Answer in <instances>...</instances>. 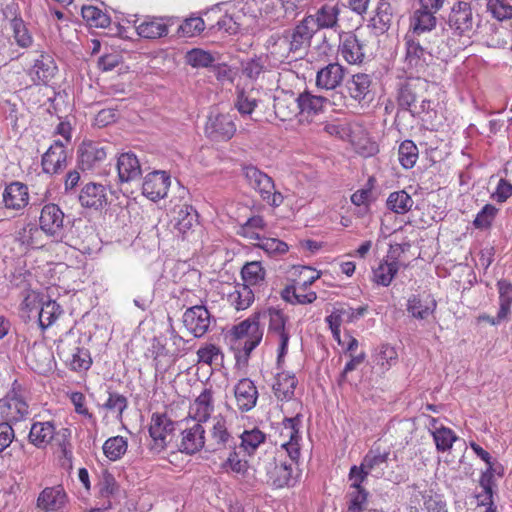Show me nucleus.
<instances>
[{"instance_id": "nucleus-1", "label": "nucleus", "mask_w": 512, "mask_h": 512, "mask_svg": "<svg viewBox=\"0 0 512 512\" xmlns=\"http://www.w3.org/2000/svg\"><path fill=\"white\" fill-rule=\"evenodd\" d=\"M300 423L298 416L285 418L280 428V445L287 452L289 460L284 458L283 454H279L265 461L267 484L273 489L292 487L297 481L293 475V465L300 457Z\"/></svg>"}, {"instance_id": "nucleus-2", "label": "nucleus", "mask_w": 512, "mask_h": 512, "mask_svg": "<svg viewBox=\"0 0 512 512\" xmlns=\"http://www.w3.org/2000/svg\"><path fill=\"white\" fill-rule=\"evenodd\" d=\"M260 319L261 313H254L232 329L234 346L242 351L245 357H249L262 341L264 331Z\"/></svg>"}, {"instance_id": "nucleus-3", "label": "nucleus", "mask_w": 512, "mask_h": 512, "mask_svg": "<svg viewBox=\"0 0 512 512\" xmlns=\"http://www.w3.org/2000/svg\"><path fill=\"white\" fill-rule=\"evenodd\" d=\"M29 415V404L26 391L17 381L11 389L0 399V418L3 422H19Z\"/></svg>"}, {"instance_id": "nucleus-4", "label": "nucleus", "mask_w": 512, "mask_h": 512, "mask_svg": "<svg viewBox=\"0 0 512 512\" xmlns=\"http://www.w3.org/2000/svg\"><path fill=\"white\" fill-rule=\"evenodd\" d=\"M175 430L176 422L166 412L152 413L148 426L150 450L156 453L164 451L172 442Z\"/></svg>"}, {"instance_id": "nucleus-5", "label": "nucleus", "mask_w": 512, "mask_h": 512, "mask_svg": "<svg viewBox=\"0 0 512 512\" xmlns=\"http://www.w3.org/2000/svg\"><path fill=\"white\" fill-rule=\"evenodd\" d=\"M57 354L66 366L76 372L87 371L92 365L90 352L81 345L80 339H61L57 344Z\"/></svg>"}, {"instance_id": "nucleus-6", "label": "nucleus", "mask_w": 512, "mask_h": 512, "mask_svg": "<svg viewBox=\"0 0 512 512\" xmlns=\"http://www.w3.org/2000/svg\"><path fill=\"white\" fill-rule=\"evenodd\" d=\"M243 174L248 184L257 191L262 200L271 206L278 207L283 203V196L275 190L273 179L253 165L243 167Z\"/></svg>"}, {"instance_id": "nucleus-7", "label": "nucleus", "mask_w": 512, "mask_h": 512, "mask_svg": "<svg viewBox=\"0 0 512 512\" xmlns=\"http://www.w3.org/2000/svg\"><path fill=\"white\" fill-rule=\"evenodd\" d=\"M264 315L268 318V335L278 342L277 363L281 365L288 351L290 333L286 328L288 316L278 308H268Z\"/></svg>"}, {"instance_id": "nucleus-8", "label": "nucleus", "mask_w": 512, "mask_h": 512, "mask_svg": "<svg viewBox=\"0 0 512 512\" xmlns=\"http://www.w3.org/2000/svg\"><path fill=\"white\" fill-rule=\"evenodd\" d=\"M179 450L188 455L201 451L205 446L206 430L203 423L184 418L179 423Z\"/></svg>"}, {"instance_id": "nucleus-9", "label": "nucleus", "mask_w": 512, "mask_h": 512, "mask_svg": "<svg viewBox=\"0 0 512 512\" xmlns=\"http://www.w3.org/2000/svg\"><path fill=\"white\" fill-rule=\"evenodd\" d=\"M109 147L101 142L84 140L77 149L78 166L82 171L101 169L108 157Z\"/></svg>"}, {"instance_id": "nucleus-10", "label": "nucleus", "mask_w": 512, "mask_h": 512, "mask_svg": "<svg viewBox=\"0 0 512 512\" xmlns=\"http://www.w3.org/2000/svg\"><path fill=\"white\" fill-rule=\"evenodd\" d=\"M65 214L55 203L45 204L39 215L40 230L56 241H63Z\"/></svg>"}, {"instance_id": "nucleus-11", "label": "nucleus", "mask_w": 512, "mask_h": 512, "mask_svg": "<svg viewBox=\"0 0 512 512\" xmlns=\"http://www.w3.org/2000/svg\"><path fill=\"white\" fill-rule=\"evenodd\" d=\"M180 349H169L160 338L154 337L145 356L152 359L156 375L165 374L177 361Z\"/></svg>"}, {"instance_id": "nucleus-12", "label": "nucleus", "mask_w": 512, "mask_h": 512, "mask_svg": "<svg viewBox=\"0 0 512 512\" xmlns=\"http://www.w3.org/2000/svg\"><path fill=\"white\" fill-rule=\"evenodd\" d=\"M182 322L191 335L195 338H201L210 329L212 315L205 305L195 304L185 310Z\"/></svg>"}, {"instance_id": "nucleus-13", "label": "nucleus", "mask_w": 512, "mask_h": 512, "mask_svg": "<svg viewBox=\"0 0 512 512\" xmlns=\"http://www.w3.org/2000/svg\"><path fill=\"white\" fill-rule=\"evenodd\" d=\"M204 131L213 141H228L236 133V124L232 116L225 113H211L206 121Z\"/></svg>"}, {"instance_id": "nucleus-14", "label": "nucleus", "mask_w": 512, "mask_h": 512, "mask_svg": "<svg viewBox=\"0 0 512 512\" xmlns=\"http://www.w3.org/2000/svg\"><path fill=\"white\" fill-rule=\"evenodd\" d=\"M345 88L351 100L360 107H369L374 94L372 91V78L366 73L353 74L346 82Z\"/></svg>"}, {"instance_id": "nucleus-15", "label": "nucleus", "mask_w": 512, "mask_h": 512, "mask_svg": "<svg viewBox=\"0 0 512 512\" xmlns=\"http://www.w3.org/2000/svg\"><path fill=\"white\" fill-rule=\"evenodd\" d=\"M215 391L213 388L204 387L189 404L188 413L185 418L206 423L215 411Z\"/></svg>"}, {"instance_id": "nucleus-16", "label": "nucleus", "mask_w": 512, "mask_h": 512, "mask_svg": "<svg viewBox=\"0 0 512 512\" xmlns=\"http://www.w3.org/2000/svg\"><path fill=\"white\" fill-rule=\"evenodd\" d=\"M30 202L29 188L20 181L7 184L2 194L4 207L15 214H23Z\"/></svg>"}, {"instance_id": "nucleus-17", "label": "nucleus", "mask_w": 512, "mask_h": 512, "mask_svg": "<svg viewBox=\"0 0 512 512\" xmlns=\"http://www.w3.org/2000/svg\"><path fill=\"white\" fill-rule=\"evenodd\" d=\"M299 123L310 124L324 112L327 98L304 91L298 95Z\"/></svg>"}, {"instance_id": "nucleus-18", "label": "nucleus", "mask_w": 512, "mask_h": 512, "mask_svg": "<svg viewBox=\"0 0 512 512\" xmlns=\"http://www.w3.org/2000/svg\"><path fill=\"white\" fill-rule=\"evenodd\" d=\"M420 36H405L406 45V61L410 67H414L417 70H422L428 66L432 60V47L430 43L423 46L419 40Z\"/></svg>"}, {"instance_id": "nucleus-19", "label": "nucleus", "mask_w": 512, "mask_h": 512, "mask_svg": "<svg viewBox=\"0 0 512 512\" xmlns=\"http://www.w3.org/2000/svg\"><path fill=\"white\" fill-rule=\"evenodd\" d=\"M340 4L338 1L331 0L323 4L315 14L305 16L316 32L322 29H331L338 24L340 14Z\"/></svg>"}, {"instance_id": "nucleus-20", "label": "nucleus", "mask_w": 512, "mask_h": 512, "mask_svg": "<svg viewBox=\"0 0 512 512\" xmlns=\"http://www.w3.org/2000/svg\"><path fill=\"white\" fill-rule=\"evenodd\" d=\"M364 43L355 33L347 32L340 35L338 53L350 65H359L364 61Z\"/></svg>"}, {"instance_id": "nucleus-21", "label": "nucleus", "mask_w": 512, "mask_h": 512, "mask_svg": "<svg viewBox=\"0 0 512 512\" xmlns=\"http://www.w3.org/2000/svg\"><path fill=\"white\" fill-rule=\"evenodd\" d=\"M67 157L65 145L60 140H55L42 156L43 172L50 175L62 172L67 167Z\"/></svg>"}, {"instance_id": "nucleus-22", "label": "nucleus", "mask_w": 512, "mask_h": 512, "mask_svg": "<svg viewBox=\"0 0 512 512\" xmlns=\"http://www.w3.org/2000/svg\"><path fill=\"white\" fill-rule=\"evenodd\" d=\"M170 175L165 171L148 173L142 184V193L152 201H157L167 195L170 186Z\"/></svg>"}, {"instance_id": "nucleus-23", "label": "nucleus", "mask_w": 512, "mask_h": 512, "mask_svg": "<svg viewBox=\"0 0 512 512\" xmlns=\"http://www.w3.org/2000/svg\"><path fill=\"white\" fill-rule=\"evenodd\" d=\"M68 495L63 485L44 488L38 495L36 506L43 512H55L65 507Z\"/></svg>"}, {"instance_id": "nucleus-24", "label": "nucleus", "mask_w": 512, "mask_h": 512, "mask_svg": "<svg viewBox=\"0 0 512 512\" xmlns=\"http://www.w3.org/2000/svg\"><path fill=\"white\" fill-rule=\"evenodd\" d=\"M235 404L240 412L252 410L258 400V389L249 378L240 379L233 388Z\"/></svg>"}, {"instance_id": "nucleus-25", "label": "nucleus", "mask_w": 512, "mask_h": 512, "mask_svg": "<svg viewBox=\"0 0 512 512\" xmlns=\"http://www.w3.org/2000/svg\"><path fill=\"white\" fill-rule=\"evenodd\" d=\"M107 201V188L101 183L89 182L80 190L79 202L85 208L102 209Z\"/></svg>"}, {"instance_id": "nucleus-26", "label": "nucleus", "mask_w": 512, "mask_h": 512, "mask_svg": "<svg viewBox=\"0 0 512 512\" xmlns=\"http://www.w3.org/2000/svg\"><path fill=\"white\" fill-rule=\"evenodd\" d=\"M274 113L280 121H291L294 118L299 120L298 96L292 92H280L274 97Z\"/></svg>"}, {"instance_id": "nucleus-27", "label": "nucleus", "mask_w": 512, "mask_h": 512, "mask_svg": "<svg viewBox=\"0 0 512 512\" xmlns=\"http://www.w3.org/2000/svg\"><path fill=\"white\" fill-rule=\"evenodd\" d=\"M473 12L470 3L459 1L455 3L451 9L448 18L449 26L463 34L473 28Z\"/></svg>"}, {"instance_id": "nucleus-28", "label": "nucleus", "mask_w": 512, "mask_h": 512, "mask_svg": "<svg viewBox=\"0 0 512 512\" xmlns=\"http://www.w3.org/2000/svg\"><path fill=\"white\" fill-rule=\"evenodd\" d=\"M237 448H233L227 458L221 463L222 470L232 475L236 479H246L249 476L250 464L245 457V453Z\"/></svg>"}, {"instance_id": "nucleus-29", "label": "nucleus", "mask_w": 512, "mask_h": 512, "mask_svg": "<svg viewBox=\"0 0 512 512\" xmlns=\"http://www.w3.org/2000/svg\"><path fill=\"white\" fill-rule=\"evenodd\" d=\"M285 32L294 52L307 49L313 36L317 33L305 17L292 30Z\"/></svg>"}, {"instance_id": "nucleus-30", "label": "nucleus", "mask_w": 512, "mask_h": 512, "mask_svg": "<svg viewBox=\"0 0 512 512\" xmlns=\"http://www.w3.org/2000/svg\"><path fill=\"white\" fill-rule=\"evenodd\" d=\"M345 68L339 63H329L316 75V86L320 89L334 90L344 79Z\"/></svg>"}, {"instance_id": "nucleus-31", "label": "nucleus", "mask_w": 512, "mask_h": 512, "mask_svg": "<svg viewBox=\"0 0 512 512\" xmlns=\"http://www.w3.org/2000/svg\"><path fill=\"white\" fill-rule=\"evenodd\" d=\"M55 433L53 421H35L31 425L28 441L38 449H45L54 439Z\"/></svg>"}, {"instance_id": "nucleus-32", "label": "nucleus", "mask_w": 512, "mask_h": 512, "mask_svg": "<svg viewBox=\"0 0 512 512\" xmlns=\"http://www.w3.org/2000/svg\"><path fill=\"white\" fill-rule=\"evenodd\" d=\"M56 71L57 66L52 56L43 53L35 59L29 74L36 84H47L54 78Z\"/></svg>"}, {"instance_id": "nucleus-33", "label": "nucleus", "mask_w": 512, "mask_h": 512, "mask_svg": "<svg viewBox=\"0 0 512 512\" xmlns=\"http://www.w3.org/2000/svg\"><path fill=\"white\" fill-rule=\"evenodd\" d=\"M436 25V14L419 7L410 17L409 33L407 35L422 36L434 30Z\"/></svg>"}, {"instance_id": "nucleus-34", "label": "nucleus", "mask_w": 512, "mask_h": 512, "mask_svg": "<svg viewBox=\"0 0 512 512\" xmlns=\"http://www.w3.org/2000/svg\"><path fill=\"white\" fill-rule=\"evenodd\" d=\"M117 172L121 182H130L141 176L142 170L137 156L131 152L120 154L117 160Z\"/></svg>"}, {"instance_id": "nucleus-35", "label": "nucleus", "mask_w": 512, "mask_h": 512, "mask_svg": "<svg viewBox=\"0 0 512 512\" xmlns=\"http://www.w3.org/2000/svg\"><path fill=\"white\" fill-rule=\"evenodd\" d=\"M170 20L151 17L142 21L136 26L137 34L146 39H157L164 37L169 32Z\"/></svg>"}, {"instance_id": "nucleus-36", "label": "nucleus", "mask_w": 512, "mask_h": 512, "mask_svg": "<svg viewBox=\"0 0 512 512\" xmlns=\"http://www.w3.org/2000/svg\"><path fill=\"white\" fill-rule=\"evenodd\" d=\"M254 292L248 284L235 283L227 292V301L237 311L249 308L254 302Z\"/></svg>"}, {"instance_id": "nucleus-37", "label": "nucleus", "mask_w": 512, "mask_h": 512, "mask_svg": "<svg viewBox=\"0 0 512 512\" xmlns=\"http://www.w3.org/2000/svg\"><path fill=\"white\" fill-rule=\"evenodd\" d=\"M209 435L216 449L225 448L232 440V434L228 429L227 418L218 414L212 419Z\"/></svg>"}, {"instance_id": "nucleus-38", "label": "nucleus", "mask_w": 512, "mask_h": 512, "mask_svg": "<svg viewBox=\"0 0 512 512\" xmlns=\"http://www.w3.org/2000/svg\"><path fill=\"white\" fill-rule=\"evenodd\" d=\"M47 296L38 290L25 289L19 306L22 315L28 319L35 318Z\"/></svg>"}, {"instance_id": "nucleus-39", "label": "nucleus", "mask_w": 512, "mask_h": 512, "mask_svg": "<svg viewBox=\"0 0 512 512\" xmlns=\"http://www.w3.org/2000/svg\"><path fill=\"white\" fill-rule=\"evenodd\" d=\"M436 307V301L429 296L423 298L420 295H412L407 300V312L416 319H426Z\"/></svg>"}, {"instance_id": "nucleus-40", "label": "nucleus", "mask_w": 512, "mask_h": 512, "mask_svg": "<svg viewBox=\"0 0 512 512\" xmlns=\"http://www.w3.org/2000/svg\"><path fill=\"white\" fill-rule=\"evenodd\" d=\"M62 313V307L55 300L47 296L35 318H37L40 329L44 331L51 327Z\"/></svg>"}, {"instance_id": "nucleus-41", "label": "nucleus", "mask_w": 512, "mask_h": 512, "mask_svg": "<svg viewBox=\"0 0 512 512\" xmlns=\"http://www.w3.org/2000/svg\"><path fill=\"white\" fill-rule=\"evenodd\" d=\"M197 212L189 205H184L178 211L175 229L182 235L183 239L193 234L198 226Z\"/></svg>"}, {"instance_id": "nucleus-42", "label": "nucleus", "mask_w": 512, "mask_h": 512, "mask_svg": "<svg viewBox=\"0 0 512 512\" xmlns=\"http://www.w3.org/2000/svg\"><path fill=\"white\" fill-rule=\"evenodd\" d=\"M296 385L297 379L294 374L279 372L275 377V382L272 388L276 398L284 401L293 397Z\"/></svg>"}, {"instance_id": "nucleus-43", "label": "nucleus", "mask_w": 512, "mask_h": 512, "mask_svg": "<svg viewBox=\"0 0 512 512\" xmlns=\"http://www.w3.org/2000/svg\"><path fill=\"white\" fill-rule=\"evenodd\" d=\"M241 278L250 287L261 286L265 282L266 270L260 261H251L243 265Z\"/></svg>"}, {"instance_id": "nucleus-44", "label": "nucleus", "mask_w": 512, "mask_h": 512, "mask_svg": "<svg viewBox=\"0 0 512 512\" xmlns=\"http://www.w3.org/2000/svg\"><path fill=\"white\" fill-rule=\"evenodd\" d=\"M413 205L412 197L405 190L391 192L386 200L387 209L399 215L408 213Z\"/></svg>"}, {"instance_id": "nucleus-45", "label": "nucleus", "mask_w": 512, "mask_h": 512, "mask_svg": "<svg viewBox=\"0 0 512 512\" xmlns=\"http://www.w3.org/2000/svg\"><path fill=\"white\" fill-rule=\"evenodd\" d=\"M266 222L262 216L256 215L250 217L239 227L238 234L250 241L259 242L265 232Z\"/></svg>"}, {"instance_id": "nucleus-46", "label": "nucleus", "mask_w": 512, "mask_h": 512, "mask_svg": "<svg viewBox=\"0 0 512 512\" xmlns=\"http://www.w3.org/2000/svg\"><path fill=\"white\" fill-rule=\"evenodd\" d=\"M499 293L498 320H505L511 313L512 306V283L506 279L497 281Z\"/></svg>"}, {"instance_id": "nucleus-47", "label": "nucleus", "mask_w": 512, "mask_h": 512, "mask_svg": "<svg viewBox=\"0 0 512 512\" xmlns=\"http://www.w3.org/2000/svg\"><path fill=\"white\" fill-rule=\"evenodd\" d=\"M319 278V272L310 267L302 266L299 269L298 278L293 280L292 285L286 286V294L289 295L291 293L295 295V291L307 290Z\"/></svg>"}, {"instance_id": "nucleus-48", "label": "nucleus", "mask_w": 512, "mask_h": 512, "mask_svg": "<svg viewBox=\"0 0 512 512\" xmlns=\"http://www.w3.org/2000/svg\"><path fill=\"white\" fill-rule=\"evenodd\" d=\"M241 443L239 449L248 456H252L257 448L266 440V434L258 428L245 430L240 436Z\"/></svg>"}, {"instance_id": "nucleus-49", "label": "nucleus", "mask_w": 512, "mask_h": 512, "mask_svg": "<svg viewBox=\"0 0 512 512\" xmlns=\"http://www.w3.org/2000/svg\"><path fill=\"white\" fill-rule=\"evenodd\" d=\"M419 158L417 145L409 139L400 143L398 148V160L404 169H412Z\"/></svg>"}, {"instance_id": "nucleus-50", "label": "nucleus", "mask_w": 512, "mask_h": 512, "mask_svg": "<svg viewBox=\"0 0 512 512\" xmlns=\"http://www.w3.org/2000/svg\"><path fill=\"white\" fill-rule=\"evenodd\" d=\"M103 453L110 461H117L123 457L128 449L127 439L122 436L108 438L103 444Z\"/></svg>"}, {"instance_id": "nucleus-51", "label": "nucleus", "mask_w": 512, "mask_h": 512, "mask_svg": "<svg viewBox=\"0 0 512 512\" xmlns=\"http://www.w3.org/2000/svg\"><path fill=\"white\" fill-rule=\"evenodd\" d=\"M278 0H246L242 10L253 18L271 14Z\"/></svg>"}, {"instance_id": "nucleus-52", "label": "nucleus", "mask_w": 512, "mask_h": 512, "mask_svg": "<svg viewBox=\"0 0 512 512\" xmlns=\"http://www.w3.org/2000/svg\"><path fill=\"white\" fill-rule=\"evenodd\" d=\"M268 43L271 55L278 59H286L291 53H295L286 32L281 35L271 36Z\"/></svg>"}, {"instance_id": "nucleus-53", "label": "nucleus", "mask_w": 512, "mask_h": 512, "mask_svg": "<svg viewBox=\"0 0 512 512\" xmlns=\"http://www.w3.org/2000/svg\"><path fill=\"white\" fill-rule=\"evenodd\" d=\"M399 269L385 258L373 269V281L382 286H389Z\"/></svg>"}, {"instance_id": "nucleus-54", "label": "nucleus", "mask_w": 512, "mask_h": 512, "mask_svg": "<svg viewBox=\"0 0 512 512\" xmlns=\"http://www.w3.org/2000/svg\"><path fill=\"white\" fill-rule=\"evenodd\" d=\"M185 61L193 68H208L215 62V57L209 51L193 48L186 52Z\"/></svg>"}, {"instance_id": "nucleus-55", "label": "nucleus", "mask_w": 512, "mask_h": 512, "mask_svg": "<svg viewBox=\"0 0 512 512\" xmlns=\"http://www.w3.org/2000/svg\"><path fill=\"white\" fill-rule=\"evenodd\" d=\"M390 451L383 448L379 444H374L373 447L365 455L362 466H365L368 471L385 464L389 459Z\"/></svg>"}, {"instance_id": "nucleus-56", "label": "nucleus", "mask_w": 512, "mask_h": 512, "mask_svg": "<svg viewBox=\"0 0 512 512\" xmlns=\"http://www.w3.org/2000/svg\"><path fill=\"white\" fill-rule=\"evenodd\" d=\"M486 11L499 22L512 19V5L506 0H486Z\"/></svg>"}, {"instance_id": "nucleus-57", "label": "nucleus", "mask_w": 512, "mask_h": 512, "mask_svg": "<svg viewBox=\"0 0 512 512\" xmlns=\"http://www.w3.org/2000/svg\"><path fill=\"white\" fill-rule=\"evenodd\" d=\"M197 362L200 364L213 365L223 359L221 348L213 343H205L196 352Z\"/></svg>"}, {"instance_id": "nucleus-58", "label": "nucleus", "mask_w": 512, "mask_h": 512, "mask_svg": "<svg viewBox=\"0 0 512 512\" xmlns=\"http://www.w3.org/2000/svg\"><path fill=\"white\" fill-rule=\"evenodd\" d=\"M432 435L437 450L441 452L450 450L453 446V443L458 439L457 435L452 429L444 426L436 428L432 432Z\"/></svg>"}, {"instance_id": "nucleus-59", "label": "nucleus", "mask_w": 512, "mask_h": 512, "mask_svg": "<svg viewBox=\"0 0 512 512\" xmlns=\"http://www.w3.org/2000/svg\"><path fill=\"white\" fill-rule=\"evenodd\" d=\"M67 396L72 403L76 414L80 415L88 422L96 424V417L88 408L86 397L82 392H71L68 393Z\"/></svg>"}, {"instance_id": "nucleus-60", "label": "nucleus", "mask_w": 512, "mask_h": 512, "mask_svg": "<svg viewBox=\"0 0 512 512\" xmlns=\"http://www.w3.org/2000/svg\"><path fill=\"white\" fill-rule=\"evenodd\" d=\"M83 19L91 27H107L110 23L109 17L99 8L95 6H83L81 10Z\"/></svg>"}, {"instance_id": "nucleus-61", "label": "nucleus", "mask_w": 512, "mask_h": 512, "mask_svg": "<svg viewBox=\"0 0 512 512\" xmlns=\"http://www.w3.org/2000/svg\"><path fill=\"white\" fill-rule=\"evenodd\" d=\"M128 406L127 398L117 392H109L108 398L103 404V408L115 415L118 420L123 417V412Z\"/></svg>"}, {"instance_id": "nucleus-62", "label": "nucleus", "mask_w": 512, "mask_h": 512, "mask_svg": "<svg viewBox=\"0 0 512 512\" xmlns=\"http://www.w3.org/2000/svg\"><path fill=\"white\" fill-rule=\"evenodd\" d=\"M40 227H36L33 224H27L23 226L17 233V239L26 246L31 248L41 247L42 244L39 240L41 237Z\"/></svg>"}, {"instance_id": "nucleus-63", "label": "nucleus", "mask_w": 512, "mask_h": 512, "mask_svg": "<svg viewBox=\"0 0 512 512\" xmlns=\"http://www.w3.org/2000/svg\"><path fill=\"white\" fill-rule=\"evenodd\" d=\"M205 29V22L201 17L186 18L178 27L177 34L181 37H195Z\"/></svg>"}, {"instance_id": "nucleus-64", "label": "nucleus", "mask_w": 512, "mask_h": 512, "mask_svg": "<svg viewBox=\"0 0 512 512\" xmlns=\"http://www.w3.org/2000/svg\"><path fill=\"white\" fill-rule=\"evenodd\" d=\"M257 105L258 100L252 90L249 92L244 90L238 92L235 107L241 115H251Z\"/></svg>"}]
</instances>
